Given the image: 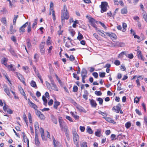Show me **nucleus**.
I'll return each mask as SVG.
<instances>
[{"mask_svg": "<svg viewBox=\"0 0 147 147\" xmlns=\"http://www.w3.org/2000/svg\"><path fill=\"white\" fill-rule=\"evenodd\" d=\"M73 139L74 144L76 145H78L79 136L76 131H73Z\"/></svg>", "mask_w": 147, "mask_h": 147, "instance_id": "2", "label": "nucleus"}, {"mask_svg": "<svg viewBox=\"0 0 147 147\" xmlns=\"http://www.w3.org/2000/svg\"><path fill=\"white\" fill-rule=\"evenodd\" d=\"M3 109L5 111H7L9 114H11L13 113V111L11 109L8 108V105H6L5 104L3 107Z\"/></svg>", "mask_w": 147, "mask_h": 147, "instance_id": "5", "label": "nucleus"}, {"mask_svg": "<svg viewBox=\"0 0 147 147\" xmlns=\"http://www.w3.org/2000/svg\"><path fill=\"white\" fill-rule=\"evenodd\" d=\"M22 134H23V138L24 142H27L28 145V146L29 145V140L28 138H27L26 136L25 135L24 133V132H22ZM28 147L29 146H28Z\"/></svg>", "mask_w": 147, "mask_h": 147, "instance_id": "30", "label": "nucleus"}, {"mask_svg": "<svg viewBox=\"0 0 147 147\" xmlns=\"http://www.w3.org/2000/svg\"><path fill=\"white\" fill-rule=\"evenodd\" d=\"M66 118L70 121V122H73V121L72 119L69 116H66Z\"/></svg>", "mask_w": 147, "mask_h": 147, "instance_id": "61", "label": "nucleus"}, {"mask_svg": "<svg viewBox=\"0 0 147 147\" xmlns=\"http://www.w3.org/2000/svg\"><path fill=\"white\" fill-rule=\"evenodd\" d=\"M74 105L76 106V108L80 111L84 113L86 112V110L81 106L77 105V103L75 102H74Z\"/></svg>", "mask_w": 147, "mask_h": 147, "instance_id": "4", "label": "nucleus"}, {"mask_svg": "<svg viewBox=\"0 0 147 147\" xmlns=\"http://www.w3.org/2000/svg\"><path fill=\"white\" fill-rule=\"evenodd\" d=\"M116 45L118 47H122L125 46V43L123 42H117Z\"/></svg>", "mask_w": 147, "mask_h": 147, "instance_id": "34", "label": "nucleus"}, {"mask_svg": "<svg viewBox=\"0 0 147 147\" xmlns=\"http://www.w3.org/2000/svg\"><path fill=\"white\" fill-rule=\"evenodd\" d=\"M40 132L41 135V138L42 140L44 141L45 140H46L47 139L45 138L44 131V129L42 128H40Z\"/></svg>", "mask_w": 147, "mask_h": 147, "instance_id": "16", "label": "nucleus"}, {"mask_svg": "<svg viewBox=\"0 0 147 147\" xmlns=\"http://www.w3.org/2000/svg\"><path fill=\"white\" fill-rule=\"evenodd\" d=\"M28 22H27L20 28L19 29V32L20 33H23L25 32V28L28 25Z\"/></svg>", "mask_w": 147, "mask_h": 147, "instance_id": "8", "label": "nucleus"}, {"mask_svg": "<svg viewBox=\"0 0 147 147\" xmlns=\"http://www.w3.org/2000/svg\"><path fill=\"white\" fill-rule=\"evenodd\" d=\"M137 51V54L138 58L140 59L142 61H144L145 59L143 57L141 51L140 50Z\"/></svg>", "mask_w": 147, "mask_h": 147, "instance_id": "14", "label": "nucleus"}, {"mask_svg": "<svg viewBox=\"0 0 147 147\" xmlns=\"http://www.w3.org/2000/svg\"><path fill=\"white\" fill-rule=\"evenodd\" d=\"M23 119H24L25 121V122L26 124L27 125L28 121L27 120V117H26V115L25 114H24V115H23Z\"/></svg>", "mask_w": 147, "mask_h": 147, "instance_id": "54", "label": "nucleus"}, {"mask_svg": "<svg viewBox=\"0 0 147 147\" xmlns=\"http://www.w3.org/2000/svg\"><path fill=\"white\" fill-rule=\"evenodd\" d=\"M42 98L44 102L43 104L44 105L46 106L47 105V99L46 98L44 95H43L42 96Z\"/></svg>", "mask_w": 147, "mask_h": 147, "instance_id": "39", "label": "nucleus"}, {"mask_svg": "<svg viewBox=\"0 0 147 147\" xmlns=\"http://www.w3.org/2000/svg\"><path fill=\"white\" fill-rule=\"evenodd\" d=\"M97 100L99 102V104L100 105H102L103 101V100L100 98H98L97 99Z\"/></svg>", "mask_w": 147, "mask_h": 147, "instance_id": "44", "label": "nucleus"}, {"mask_svg": "<svg viewBox=\"0 0 147 147\" xmlns=\"http://www.w3.org/2000/svg\"><path fill=\"white\" fill-rule=\"evenodd\" d=\"M87 72L86 69L83 68L82 69L81 75L82 77L86 78L87 77Z\"/></svg>", "mask_w": 147, "mask_h": 147, "instance_id": "13", "label": "nucleus"}, {"mask_svg": "<svg viewBox=\"0 0 147 147\" xmlns=\"http://www.w3.org/2000/svg\"><path fill=\"white\" fill-rule=\"evenodd\" d=\"M105 34L108 36H109L110 37H111V38H114L115 39H116L117 38V36L116 35H115V34L113 33H109L107 32H105Z\"/></svg>", "mask_w": 147, "mask_h": 147, "instance_id": "15", "label": "nucleus"}, {"mask_svg": "<svg viewBox=\"0 0 147 147\" xmlns=\"http://www.w3.org/2000/svg\"><path fill=\"white\" fill-rule=\"evenodd\" d=\"M31 30V23L30 22H29V24L28 27V30L27 31L28 32H30Z\"/></svg>", "mask_w": 147, "mask_h": 147, "instance_id": "48", "label": "nucleus"}, {"mask_svg": "<svg viewBox=\"0 0 147 147\" xmlns=\"http://www.w3.org/2000/svg\"><path fill=\"white\" fill-rule=\"evenodd\" d=\"M73 77H74L76 78V79L77 80H79V76H78L77 74H74V73H73Z\"/></svg>", "mask_w": 147, "mask_h": 147, "instance_id": "59", "label": "nucleus"}, {"mask_svg": "<svg viewBox=\"0 0 147 147\" xmlns=\"http://www.w3.org/2000/svg\"><path fill=\"white\" fill-rule=\"evenodd\" d=\"M121 13L122 14H126L127 12V8H124L121 9Z\"/></svg>", "mask_w": 147, "mask_h": 147, "instance_id": "36", "label": "nucleus"}, {"mask_svg": "<svg viewBox=\"0 0 147 147\" xmlns=\"http://www.w3.org/2000/svg\"><path fill=\"white\" fill-rule=\"evenodd\" d=\"M95 94L97 96H100L101 95L102 93L100 91H96L94 92Z\"/></svg>", "mask_w": 147, "mask_h": 147, "instance_id": "47", "label": "nucleus"}, {"mask_svg": "<svg viewBox=\"0 0 147 147\" xmlns=\"http://www.w3.org/2000/svg\"><path fill=\"white\" fill-rule=\"evenodd\" d=\"M34 127L35 128V134H36V131L39 128L38 124L37 122L36 121L35 122Z\"/></svg>", "mask_w": 147, "mask_h": 147, "instance_id": "27", "label": "nucleus"}, {"mask_svg": "<svg viewBox=\"0 0 147 147\" xmlns=\"http://www.w3.org/2000/svg\"><path fill=\"white\" fill-rule=\"evenodd\" d=\"M46 84L47 87L48 89H50L51 88V85L47 81L45 82Z\"/></svg>", "mask_w": 147, "mask_h": 147, "instance_id": "62", "label": "nucleus"}, {"mask_svg": "<svg viewBox=\"0 0 147 147\" xmlns=\"http://www.w3.org/2000/svg\"><path fill=\"white\" fill-rule=\"evenodd\" d=\"M28 103L30 106L32 108L33 106L35 104L30 101L29 99H28Z\"/></svg>", "mask_w": 147, "mask_h": 147, "instance_id": "43", "label": "nucleus"}, {"mask_svg": "<svg viewBox=\"0 0 147 147\" xmlns=\"http://www.w3.org/2000/svg\"><path fill=\"white\" fill-rule=\"evenodd\" d=\"M15 73L16 74L18 78L25 85V83L24 81V78L22 75L17 72H15Z\"/></svg>", "mask_w": 147, "mask_h": 147, "instance_id": "7", "label": "nucleus"}, {"mask_svg": "<svg viewBox=\"0 0 147 147\" xmlns=\"http://www.w3.org/2000/svg\"><path fill=\"white\" fill-rule=\"evenodd\" d=\"M69 31L71 35L73 36L75 34L74 31L72 29L69 30Z\"/></svg>", "mask_w": 147, "mask_h": 147, "instance_id": "50", "label": "nucleus"}, {"mask_svg": "<svg viewBox=\"0 0 147 147\" xmlns=\"http://www.w3.org/2000/svg\"><path fill=\"white\" fill-rule=\"evenodd\" d=\"M103 118L105 119L109 123H112L113 124H115L116 122L114 121L110 117H103Z\"/></svg>", "mask_w": 147, "mask_h": 147, "instance_id": "21", "label": "nucleus"}, {"mask_svg": "<svg viewBox=\"0 0 147 147\" xmlns=\"http://www.w3.org/2000/svg\"><path fill=\"white\" fill-rule=\"evenodd\" d=\"M139 101V98L138 97H136L134 98V102H136V103H137Z\"/></svg>", "mask_w": 147, "mask_h": 147, "instance_id": "64", "label": "nucleus"}, {"mask_svg": "<svg viewBox=\"0 0 147 147\" xmlns=\"http://www.w3.org/2000/svg\"><path fill=\"white\" fill-rule=\"evenodd\" d=\"M70 114L75 119H77L79 118V116L76 115L77 113L76 112H71Z\"/></svg>", "mask_w": 147, "mask_h": 147, "instance_id": "23", "label": "nucleus"}, {"mask_svg": "<svg viewBox=\"0 0 147 147\" xmlns=\"http://www.w3.org/2000/svg\"><path fill=\"white\" fill-rule=\"evenodd\" d=\"M3 88H4V91L6 93L7 95L9 97H11L9 90L7 86L6 85H4L3 86Z\"/></svg>", "mask_w": 147, "mask_h": 147, "instance_id": "10", "label": "nucleus"}, {"mask_svg": "<svg viewBox=\"0 0 147 147\" xmlns=\"http://www.w3.org/2000/svg\"><path fill=\"white\" fill-rule=\"evenodd\" d=\"M44 45H40V52L42 55H44L45 53V49L44 48Z\"/></svg>", "mask_w": 147, "mask_h": 147, "instance_id": "22", "label": "nucleus"}, {"mask_svg": "<svg viewBox=\"0 0 147 147\" xmlns=\"http://www.w3.org/2000/svg\"><path fill=\"white\" fill-rule=\"evenodd\" d=\"M122 27L123 28V29L122 31L123 32H125L126 31L125 28L127 27V25L125 23H123Z\"/></svg>", "mask_w": 147, "mask_h": 147, "instance_id": "42", "label": "nucleus"}, {"mask_svg": "<svg viewBox=\"0 0 147 147\" xmlns=\"http://www.w3.org/2000/svg\"><path fill=\"white\" fill-rule=\"evenodd\" d=\"M19 90L20 91L21 94L23 96H25V93L24 90L21 87L19 88Z\"/></svg>", "mask_w": 147, "mask_h": 147, "instance_id": "40", "label": "nucleus"}, {"mask_svg": "<svg viewBox=\"0 0 147 147\" xmlns=\"http://www.w3.org/2000/svg\"><path fill=\"white\" fill-rule=\"evenodd\" d=\"M114 63L116 65L118 66L120 65V62L118 60H116L114 62Z\"/></svg>", "mask_w": 147, "mask_h": 147, "instance_id": "53", "label": "nucleus"}, {"mask_svg": "<svg viewBox=\"0 0 147 147\" xmlns=\"http://www.w3.org/2000/svg\"><path fill=\"white\" fill-rule=\"evenodd\" d=\"M60 104V103L59 102L57 101H55L54 102V104L53 105V107L54 108L57 109L58 106H59Z\"/></svg>", "mask_w": 147, "mask_h": 147, "instance_id": "31", "label": "nucleus"}, {"mask_svg": "<svg viewBox=\"0 0 147 147\" xmlns=\"http://www.w3.org/2000/svg\"><path fill=\"white\" fill-rule=\"evenodd\" d=\"M27 45L28 48L29 49L31 47V43L30 42V40H29L27 42Z\"/></svg>", "mask_w": 147, "mask_h": 147, "instance_id": "56", "label": "nucleus"}, {"mask_svg": "<svg viewBox=\"0 0 147 147\" xmlns=\"http://www.w3.org/2000/svg\"><path fill=\"white\" fill-rule=\"evenodd\" d=\"M30 85L32 87L35 88H37V86L36 84V82L33 80H32L31 81Z\"/></svg>", "mask_w": 147, "mask_h": 147, "instance_id": "32", "label": "nucleus"}, {"mask_svg": "<svg viewBox=\"0 0 147 147\" xmlns=\"http://www.w3.org/2000/svg\"><path fill=\"white\" fill-rule=\"evenodd\" d=\"M22 69L26 72H28V71L29 68L27 66H23Z\"/></svg>", "mask_w": 147, "mask_h": 147, "instance_id": "45", "label": "nucleus"}, {"mask_svg": "<svg viewBox=\"0 0 147 147\" xmlns=\"http://www.w3.org/2000/svg\"><path fill=\"white\" fill-rule=\"evenodd\" d=\"M9 29L10 33L11 34H13L16 32V30H15L13 29V27L12 25H10Z\"/></svg>", "mask_w": 147, "mask_h": 147, "instance_id": "28", "label": "nucleus"}, {"mask_svg": "<svg viewBox=\"0 0 147 147\" xmlns=\"http://www.w3.org/2000/svg\"><path fill=\"white\" fill-rule=\"evenodd\" d=\"M36 115L42 120H44L45 117L43 114L40 111L37 110L36 112Z\"/></svg>", "mask_w": 147, "mask_h": 147, "instance_id": "6", "label": "nucleus"}, {"mask_svg": "<svg viewBox=\"0 0 147 147\" xmlns=\"http://www.w3.org/2000/svg\"><path fill=\"white\" fill-rule=\"evenodd\" d=\"M93 76L96 78H97L98 77V74L96 72H94L92 73Z\"/></svg>", "mask_w": 147, "mask_h": 147, "instance_id": "60", "label": "nucleus"}, {"mask_svg": "<svg viewBox=\"0 0 147 147\" xmlns=\"http://www.w3.org/2000/svg\"><path fill=\"white\" fill-rule=\"evenodd\" d=\"M143 18L147 23V15L146 13L144 14L143 15Z\"/></svg>", "mask_w": 147, "mask_h": 147, "instance_id": "58", "label": "nucleus"}, {"mask_svg": "<svg viewBox=\"0 0 147 147\" xmlns=\"http://www.w3.org/2000/svg\"><path fill=\"white\" fill-rule=\"evenodd\" d=\"M69 58V60L71 61H73L75 60V57L73 55H70Z\"/></svg>", "mask_w": 147, "mask_h": 147, "instance_id": "52", "label": "nucleus"}, {"mask_svg": "<svg viewBox=\"0 0 147 147\" xmlns=\"http://www.w3.org/2000/svg\"><path fill=\"white\" fill-rule=\"evenodd\" d=\"M11 54L14 56H16V54L15 53L14 51L11 48H10L9 50Z\"/></svg>", "mask_w": 147, "mask_h": 147, "instance_id": "35", "label": "nucleus"}, {"mask_svg": "<svg viewBox=\"0 0 147 147\" xmlns=\"http://www.w3.org/2000/svg\"><path fill=\"white\" fill-rule=\"evenodd\" d=\"M78 88L77 86H74L73 88V91L76 92L78 91Z\"/></svg>", "mask_w": 147, "mask_h": 147, "instance_id": "57", "label": "nucleus"}, {"mask_svg": "<svg viewBox=\"0 0 147 147\" xmlns=\"http://www.w3.org/2000/svg\"><path fill=\"white\" fill-rule=\"evenodd\" d=\"M59 123L60 127L61 128H63V127L65 125L64 123L62 121V120L59 119Z\"/></svg>", "mask_w": 147, "mask_h": 147, "instance_id": "41", "label": "nucleus"}, {"mask_svg": "<svg viewBox=\"0 0 147 147\" xmlns=\"http://www.w3.org/2000/svg\"><path fill=\"white\" fill-rule=\"evenodd\" d=\"M125 53L124 52H122L121 53L119 54L118 55V58H120L123 57Z\"/></svg>", "mask_w": 147, "mask_h": 147, "instance_id": "55", "label": "nucleus"}, {"mask_svg": "<svg viewBox=\"0 0 147 147\" xmlns=\"http://www.w3.org/2000/svg\"><path fill=\"white\" fill-rule=\"evenodd\" d=\"M62 131H64L65 132V134L67 137H69V131L67 128V126L65 125L63 127V128H61Z\"/></svg>", "mask_w": 147, "mask_h": 147, "instance_id": "9", "label": "nucleus"}, {"mask_svg": "<svg viewBox=\"0 0 147 147\" xmlns=\"http://www.w3.org/2000/svg\"><path fill=\"white\" fill-rule=\"evenodd\" d=\"M84 37L79 32H78V36L77 38L79 40H81L83 39Z\"/></svg>", "mask_w": 147, "mask_h": 147, "instance_id": "37", "label": "nucleus"}, {"mask_svg": "<svg viewBox=\"0 0 147 147\" xmlns=\"http://www.w3.org/2000/svg\"><path fill=\"white\" fill-rule=\"evenodd\" d=\"M53 144L54 147H57L60 144V143L59 142L57 141L54 138L53 139Z\"/></svg>", "mask_w": 147, "mask_h": 147, "instance_id": "26", "label": "nucleus"}, {"mask_svg": "<svg viewBox=\"0 0 147 147\" xmlns=\"http://www.w3.org/2000/svg\"><path fill=\"white\" fill-rule=\"evenodd\" d=\"M87 131L90 134H92L93 133V132L89 126H88L86 129Z\"/></svg>", "mask_w": 147, "mask_h": 147, "instance_id": "33", "label": "nucleus"}, {"mask_svg": "<svg viewBox=\"0 0 147 147\" xmlns=\"http://www.w3.org/2000/svg\"><path fill=\"white\" fill-rule=\"evenodd\" d=\"M90 104L92 107L94 108H96L97 105L96 101L93 99L90 100Z\"/></svg>", "mask_w": 147, "mask_h": 147, "instance_id": "18", "label": "nucleus"}, {"mask_svg": "<svg viewBox=\"0 0 147 147\" xmlns=\"http://www.w3.org/2000/svg\"><path fill=\"white\" fill-rule=\"evenodd\" d=\"M11 39L15 42H16V37L14 36H12L11 37Z\"/></svg>", "mask_w": 147, "mask_h": 147, "instance_id": "63", "label": "nucleus"}, {"mask_svg": "<svg viewBox=\"0 0 147 147\" xmlns=\"http://www.w3.org/2000/svg\"><path fill=\"white\" fill-rule=\"evenodd\" d=\"M101 130L100 129H97V131L95 132V135L97 136L100 137L101 136Z\"/></svg>", "mask_w": 147, "mask_h": 147, "instance_id": "24", "label": "nucleus"}, {"mask_svg": "<svg viewBox=\"0 0 147 147\" xmlns=\"http://www.w3.org/2000/svg\"><path fill=\"white\" fill-rule=\"evenodd\" d=\"M51 88L53 90H55L56 91H58V88L56 85L55 84L54 82H52V83H51Z\"/></svg>", "mask_w": 147, "mask_h": 147, "instance_id": "19", "label": "nucleus"}, {"mask_svg": "<svg viewBox=\"0 0 147 147\" xmlns=\"http://www.w3.org/2000/svg\"><path fill=\"white\" fill-rule=\"evenodd\" d=\"M50 11H53L54 10L53 9V2H51L50 4Z\"/></svg>", "mask_w": 147, "mask_h": 147, "instance_id": "51", "label": "nucleus"}, {"mask_svg": "<svg viewBox=\"0 0 147 147\" xmlns=\"http://www.w3.org/2000/svg\"><path fill=\"white\" fill-rule=\"evenodd\" d=\"M120 109V108L118 106H114L112 108L113 111H115L117 113H119Z\"/></svg>", "mask_w": 147, "mask_h": 147, "instance_id": "20", "label": "nucleus"}, {"mask_svg": "<svg viewBox=\"0 0 147 147\" xmlns=\"http://www.w3.org/2000/svg\"><path fill=\"white\" fill-rule=\"evenodd\" d=\"M80 144L81 147H88L87 142L84 141H82L80 142Z\"/></svg>", "mask_w": 147, "mask_h": 147, "instance_id": "29", "label": "nucleus"}, {"mask_svg": "<svg viewBox=\"0 0 147 147\" xmlns=\"http://www.w3.org/2000/svg\"><path fill=\"white\" fill-rule=\"evenodd\" d=\"M69 18V13L66 5L63 6V9L61 11V20L62 22H63L64 20H67Z\"/></svg>", "mask_w": 147, "mask_h": 147, "instance_id": "1", "label": "nucleus"}, {"mask_svg": "<svg viewBox=\"0 0 147 147\" xmlns=\"http://www.w3.org/2000/svg\"><path fill=\"white\" fill-rule=\"evenodd\" d=\"M100 6V11L101 13H103L107 11V7L108 6V3L107 2H102Z\"/></svg>", "mask_w": 147, "mask_h": 147, "instance_id": "3", "label": "nucleus"}, {"mask_svg": "<svg viewBox=\"0 0 147 147\" xmlns=\"http://www.w3.org/2000/svg\"><path fill=\"white\" fill-rule=\"evenodd\" d=\"M88 19L90 22L91 23V24H95L96 22V20L94 19L91 17H90L88 18Z\"/></svg>", "mask_w": 147, "mask_h": 147, "instance_id": "38", "label": "nucleus"}, {"mask_svg": "<svg viewBox=\"0 0 147 147\" xmlns=\"http://www.w3.org/2000/svg\"><path fill=\"white\" fill-rule=\"evenodd\" d=\"M131 124L129 122H127L125 124V126L126 128L128 129L131 126Z\"/></svg>", "mask_w": 147, "mask_h": 147, "instance_id": "46", "label": "nucleus"}, {"mask_svg": "<svg viewBox=\"0 0 147 147\" xmlns=\"http://www.w3.org/2000/svg\"><path fill=\"white\" fill-rule=\"evenodd\" d=\"M1 22L4 25H6V20L5 18H3L1 19Z\"/></svg>", "mask_w": 147, "mask_h": 147, "instance_id": "49", "label": "nucleus"}, {"mask_svg": "<svg viewBox=\"0 0 147 147\" xmlns=\"http://www.w3.org/2000/svg\"><path fill=\"white\" fill-rule=\"evenodd\" d=\"M51 117L53 122L55 124L57 123V121L56 118L53 115H52L51 116Z\"/></svg>", "mask_w": 147, "mask_h": 147, "instance_id": "25", "label": "nucleus"}, {"mask_svg": "<svg viewBox=\"0 0 147 147\" xmlns=\"http://www.w3.org/2000/svg\"><path fill=\"white\" fill-rule=\"evenodd\" d=\"M6 67H7L9 71H15L16 69L15 66L12 64L8 65Z\"/></svg>", "mask_w": 147, "mask_h": 147, "instance_id": "12", "label": "nucleus"}, {"mask_svg": "<svg viewBox=\"0 0 147 147\" xmlns=\"http://www.w3.org/2000/svg\"><path fill=\"white\" fill-rule=\"evenodd\" d=\"M8 61V59L7 58L4 57L1 59V62L2 64L4 65L6 67L8 65L7 64V62Z\"/></svg>", "mask_w": 147, "mask_h": 147, "instance_id": "17", "label": "nucleus"}, {"mask_svg": "<svg viewBox=\"0 0 147 147\" xmlns=\"http://www.w3.org/2000/svg\"><path fill=\"white\" fill-rule=\"evenodd\" d=\"M35 142L36 146H39L40 143L38 139V136L37 134H35Z\"/></svg>", "mask_w": 147, "mask_h": 147, "instance_id": "11", "label": "nucleus"}]
</instances>
